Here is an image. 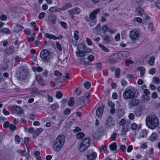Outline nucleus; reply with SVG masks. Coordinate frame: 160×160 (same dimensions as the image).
Segmentation results:
<instances>
[{
	"label": "nucleus",
	"mask_w": 160,
	"mask_h": 160,
	"mask_svg": "<svg viewBox=\"0 0 160 160\" xmlns=\"http://www.w3.org/2000/svg\"><path fill=\"white\" fill-rule=\"evenodd\" d=\"M102 66V64L100 62L97 63L96 64V68L98 71L101 70Z\"/></svg>",
	"instance_id": "e433bc0d"
},
{
	"label": "nucleus",
	"mask_w": 160,
	"mask_h": 160,
	"mask_svg": "<svg viewBox=\"0 0 160 160\" xmlns=\"http://www.w3.org/2000/svg\"><path fill=\"white\" fill-rule=\"evenodd\" d=\"M74 103V98L73 97H71L68 102V105L69 106H72L73 105Z\"/></svg>",
	"instance_id": "79ce46f5"
},
{
	"label": "nucleus",
	"mask_w": 160,
	"mask_h": 160,
	"mask_svg": "<svg viewBox=\"0 0 160 160\" xmlns=\"http://www.w3.org/2000/svg\"><path fill=\"white\" fill-rule=\"evenodd\" d=\"M7 19V17L5 15H2L0 17V19L2 21H5Z\"/></svg>",
	"instance_id": "774afa93"
},
{
	"label": "nucleus",
	"mask_w": 160,
	"mask_h": 160,
	"mask_svg": "<svg viewBox=\"0 0 160 160\" xmlns=\"http://www.w3.org/2000/svg\"><path fill=\"white\" fill-rule=\"evenodd\" d=\"M152 82L155 84H157L160 83V79L157 77H154Z\"/></svg>",
	"instance_id": "a19ab883"
},
{
	"label": "nucleus",
	"mask_w": 160,
	"mask_h": 160,
	"mask_svg": "<svg viewBox=\"0 0 160 160\" xmlns=\"http://www.w3.org/2000/svg\"><path fill=\"white\" fill-rule=\"evenodd\" d=\"M87 156L88 160H95L97 157V153L94 152Z\"/></svg>",
	"instance_id": "aec40b11"
},
{
	"label": "nucleus",
	"mask_w": 160,
	"mask_h": 160,
	"mask_svg": "<svg viewBox=\"0 0 160 160\" xmlns=\"http://www.w3.org/2000/svg\"><path fill=\"white\" fill-rule=\"evenodd\" d=\"M20 69V72L19 78L24 79L27 75V70L23 66L21 67Z\"/></svg>",
	"instance_id": "1a4fd4ad"
},
{
	"label": "nucleus",
	"mask_w": 160,
	"mask_h": 160,
	"mask_svg": "<svg viewBox=\"0 0 160 160\" xmlns=\"http://www.w3.org/2000/svg\"><path fill=\"white\" fill-rule=\"evenodd\" d=\"M130 37L132 40H136L140 37L139 31L137 29H134L130 32Z\"/></svg>",
	"instance_id": "423d86ee"
},
{
	"label": "nucleus",
	"mask_w": 160,
	"mask_h": 160,
	"mask_svg": "<svg viewBox=\"0 0 160 160\" xmlns=\"http://www.w3.org/2000/svg\"><path fill=\"white\" fill-rule=\"evenodd\" d=\"M45 37L47 38H49L51 39H52L54 40L58 39L57 37L53 34H49L48 33H46L45 34Z\"/></svg>",
	"instance_id": "b1692460"
},
{
	"label": "nucleus",
	"mask_w": 160,
	"mask_h": 160,
	"mask_svg": "<svg viewBox=\"0 0 160 160\" xmlns=\"http://www.w3.org/2000/svg\"><path fill=\"white\" fill-rule=\"evenodd\" d=\"M148 131L146 129L142 130L139 134V138H145L147 137Z\"/></svg>",
	"instance_id": "412c9836"
},
{
	"label": "nucleus",
	"mask_w": 160,
	"mask_h": 160,
	"mask_svg": "<svg viewBox=\"0 0 160 160\" xmlns=\"http://www.w3.org/2000/svg\"><path fill=\"white\" fill-rule=\"evenodd\" d=\"M91 142L90 138H84L80 144L78 145V148L81 152L83 151L90 146Z\"/></svg>",
	"instance_id": "7ed1b4c3"
},
{
	"label": "nucleus",
	"mask_w": 160,
	"mask_h": 160,
	"mask_svg": "<svg viewBox=\"0 0 160 160\" xmlns=\"http://www.w3.org/2000/svg\"><path fill=\"white\" fill-rule=\"evenodd\" d=\"M24 143L27 148L29 147V138H24Z\"/></svg>",
	"instance_id": "c03bdc74"
},
{
	"label": "nucleus",
	"mask_w": 160,
	"mask_h": 160,
	"mask_svg": "<svg viewBox=\"0 0 160 160\" xmlns=\"http://www.w3.org/2000/svg\"><path fill=\"white\" fill-rule=\"evenodd\" d=\"M56 45L57 46V48L60 51H62V47L61 45L60 44V43L59 42H56Z\"/></svg>",
	"instance_id": "4d7b16f0"
},
{
	"label": "nucleus",
	"mask_w": 160,
	"mask_h": 160,
	"mask_svg": "<svg viewBox=\"0 0 160 160\" xmlns=\"http://www.w3.org/2000/svg\"><path fill=\"white\" fill-rule=\"evenodd\" d=\"M45 15V13L44 12L40 13L39 14L38 18L39 19H42L44 17Z\"/></svg>",
	"instance_id": "e2e57ef3"
},
{
	"label": "nucleus",
	"mask_w": 160,
	"mask_h": 160,
	"mask_svg": "<svg viewBox=\"0 0 160 160\" xmlns=\"http://www.w3.org/2000/svg\"><path fill=\"white\" fill-rule=\"evenodd\" d=\"M156 72V70L155 68H151L149 71V73L151 75H153Z\"/></svg>",
	"instance_id": "8fccbe9b"
},
{
	"label": "nucleus",
	"mask_w": 160,
	"mask_h": 160,
	"mask_svg": "<svg viewBox=\"0 0 160 160\" xmlns=\"http://www.w3.org/2000/svg\"><path fill=\"white\" fill-rule=\"evenodd\" d=\"M146 121L147 126L152 129L155 128L158 126V119L155 115L147 116Z\"/></svg>",
	"instance_id": "f03ea898"
},
{
	"label": "nucleus",
	"mask_w": 160,
	"mask_h": 160,
	"mask_svg": "<svg viewBox=\"0 0 160 160\" xmlns=\"http://www.w3.org/2000/svg\"><path fill=\"white\" fill-rule=\"evenodd\" d=\"M136 12L138 13V15L140 16H142L144 13V11L143 9L140 7L137 8L136 10Z\"/></svg>",
	"instance_id": "cd10ccee"
},
{
	"label": "nucleus",
	"mask_w": 160,
	"mask_h": 160,
	"mask_svg": "<svg viewBox=\"0 0 160 160\" xmlns=\"http://www.w3.org/2000/svg\"><path fill=\"white\" fill-rule=\"evenodd\" d=\"M23 28V27L21 25H17L14 26V30L15 32H18L21 31Z\"/></svg>",
	"instance_id": "bb28decb"
},
{
	"label": "nucleus",
	"mask_w": 160,
	"mask_h": 160,
	"mask_svg": "<svg viewBox=\"0 0 160 160\" xmlns=\"http://www.w3.org/2000/svg\"><path fill=\"white\" fill-rule=\"evenodd\" d=\"M30 24L33 27L34 30L37 31L38 29V28L37 27L36 24L35 22H31Z\"/></svg>",
	"instance_id": "37998d69"
},
{
	"label": "nucleus",
	"mask_w": 160,
	"mask_h": 160,
	"mask_svg": "<svg viewBox=\"0 0 160 160\" xmlns=\"http://www.w3.org/2000/svg\"><path fill=\"white\" fill-rule=\"evenodd\" d=\"M60 23L62 26L65 29H66L67 28L68 26L66 22L63 21H61Z\"/></svg>",
	"instance_id": "3c124183"
},
{
	"label": "nucleus",
	"mask_w": 160,
	"mask_h": 160,
	"mask_svg": "<svg viewBox=\"0 0 160 160\" xmlns=\"http://www.w3.org/2000/svg\"><path fill=\"white\" fill-rule=\"evenodd\" d=\"M107 128L111 127L115 125V123L112 120V118L111 117H109L106 123Z\"/></svg>",
	"instance_id": "f3484780"
},
{
	"label": "nucleus",
	"mask_w": 160,
	"mask_h": 160,
	"mask_svg": "<svg viewBox=\"0 0 160 160\" xmlns=\"http://www.w3.org/2000/svg\"><path fill=\"white\" fill-rule=\"evenodd\" d=\"M14 52L13 48H10L6 49L5 52L8 54H11L13 53Z\"/></svg>",
	"instance_id": "2f4dec72"
},
{
	"label": "nucleus",
	"mask_w": 160,
	"mask_h": 160,
	"mask_svg": "<svg viewBox=\"0 0 160 160\" xmlns=\"http://www.w3.org/2000/svg\"><path fill=\"white\" fill-rule=\"evenodd\" d=\"M139 105L138 100L137 99H132L129 102V106L130 107L133 106H138Z\"/></svg>",
	"instance_id": "4468645a"
},
{
	"label": "nucleus",
	"mask_w": 160,
	"mask_h": 160,
	"mask_svg": "<svg viewBox=\"0 0 160 160\" xmlns=\"http://www.w3.org/2000/svg\"><path fill=\"white\" fill-rule=\"evenodd\" d=\"M15 142L17 144H18L20 142V138L18 135H16L15 138Z\"/></svg>",
	"instance_id": "5fc2aeb1"
},
{
	"label": "nucleus",
	"mask_w": 160,
	"mask_h": 160,
	"mask_svg": "<svg viewBox=\"0 0 160 160\" xmlns=\"http://www.w3.org/2000/svg\"><path fill=\"white\" fill-rule=\"evenodd\" d=\"M88 58L89 61H92L94 59V57L92 55H90L88 56Z\"/></svg>",
	"instance_id": "338daca9"
},
{
	"label": "nucleus",
	"mask_w": 160,
	"mask_h": 160,
	"mask_svg": "<svg viewBox=\"0 0 160 160\" xmlns=\"http://www.w3.org/2000/svg\"><path fill=\"white\" fill-rule=\"evenodd\" d=\"M36 79L37 81L42 86H44L45 84L44 83V81L40 76H38L37 77Z\"/></svg>",
	"instance_id": "393cba45"
},
{
	"label": "nucleus",
	"mask_w": 160,
	"mask_h": 160,
	"mask_svg": "<svg viewBox=\"0 0 160 160\" xmlns=\"http://www.w3.org/2000/svg\"><path fill=\"white\" fill-rule=\"evenodd\" d=\"M108 27L107 25H104L102 28V30L104 32H106L108 31Z\"/></svg>",
	"instance_id": "6e6d98bb"
},
{
	"label": "nucleus",
	"mask_w": 160,
	"mask_h": 160,
	"mask_svg": "<svg viewBox=\"0 0 160 160\" xmlns=\"http://www.w3.org/2000/svg\"><path fill=\"white\" fill-rule=\"evenodd\" d=\"M120 70L119 68H117L116 69L115 72V76L116 78H118L120 77Z\"/></svg>",
	"instance_id": "58836bf2"
},
{
	"label": "nucleus",
	"mask_w": 160,
	"mask_h": 160,
	"mask_svg": "<svg viewBox=\"0 0 160 160\" xmlns=\"http://www.w3.org/2000/svg\"><path fill=\"white\" fill-rule=\"evenodd\" d=\"M42 131V129L41 128H39L36 129L34 132V135L36 136H38Z\"/></svg>",
	"instance_id": "c756f323"
},
{
	"label": "nucleus",
	"mask_w": 160,
	"mask_h": 160,
	"mask_svg": "<svg viewBox=\"0 0 160 160\" xmlns=\"http://www.w3.org/2000/svg\"><path fill=\"white\" fill-rule=\"evenodd\" d=\"M15 61L16 62H19L20 61H21L22 62H23L24 61V60L23 59L21 58L19 56H16L15 58Z\"/></svg>",
	"instance_id": "a18cd8bd"
},
{
	"label": "nucleus",
	"mask_w": 160,
	"mask_h": 160,
	"mask_svg": "<svg viewBox=\"0 0 160 160\" xmlns=\"http://www.w3.org/2000/svg\"><path fill=\"white\" fill-rule=\"evenodd\" d=\"M84 85L86 88L88 89L91 86V83L89 82H86L84 83Z\"/></svg>",
	"instance_id": "de8ad7c7"
},
{
	"label": "nucleus",
	"mask_w": 160,
	"mask_h": 160,
	"mask_svg": "<svg viewBox=\"0 0 160 160\" xmlns=\"http://www.w3.org/2000/svg\"><path fill=\"white\" fill-rule=\"evenodd\" d=\"M117 136V134L116 133H113V134L111 136V139L112 141H115Z\"/></svg>",
	"instance_id": "bf43d9fd"
},
{
	"label": "nucleus",
	"mask_w": 160,
	"mask_h": 160,
	"mask_svg": "<svg viewBox=\"0 0 160 160\" xmlns=\"http://www.w3.org/2000/svg\"><path fill=\"white\" fill-rule=\"evenodd\" d=\"M103 42L105 44H109L111 41V38L106 34L102 37Z\"/></svg>",
	"instance_id": "6ab92c4d"
},
{
	"label": "nucleus",
	"mask_w": 160,
	"mask_h": 160,
	"mask_svg": "<svg viewBox=\"0 0 160 160\" xmlns=\"http://www.w3.org/2000/svg\"><path fill=\"white\" fill-rule=\"evenodd\" d=\"M17 152L20 154L21 156H25L26 155V153H25V151H22L21 149L18 150Z\"/></svg>",
	"instance_id": "ea45409f"
},
{
	"label": "nucleus",
	"mask_w": 160,
	"mask_h": 160,
	"mask_svg": "<svg viewBox=\"0 0 160 160\" xmlns=\"http://www.w3.org/2000/svg\"><path fill=\"white\" fill-rule=\"evenodd\" d=\"M155 58L153 57H152L148 60V62L150 66H153L154 64Z\"/></svg>",
	"instance_id": "473e14b6"
},
{
	"label": "nucleus",
	"mask_w": 160,
	"mask_h": 160,
	"mask_svg": "<svg viewBox=\"0 0 160 160\" xmlns=\"http://www.w3.org/2000/svg\"><path fill=\"white\" fill-rule=\"evenodd\" d=\"M137 124L136 123H133L131 125V128L133 130H136L137 129Z\"/></svg>",
	"instance_id": "09e8293b"
},
{
	"label": "nucleus",
	"mask_w": 160,
	"mask_h": 160,
	"mask_svg": "<svg viewBox=\"0 0 160 160\" xmlns=\"http://www.w3.org/2000/svg\"><path fill=\"white\" fill-rule=\"evenodd\" d=\"M99 46L102 50L106 52H108L109 51V49L105 47L103 45L99 44Z\"/></svg>",
	"instance_id": "f704fd0d"
},
{
	"label": "nucleus",
	"mask_w": 160,
	"mask_h": 160,
	"mask_svg": "<svg viewBox=\"0 0 160 160\" xmlns=\"http://www.w3.org/2000/svg\"><path fill=\"white\" fill-rule=\"evenodd\" d=\"M37 94L38 95H40L42 97H44L45 95V90H42L41 91L39 92H37Z\"/></svg>",
	"instance_id": "680f3d73"
},
{
	"label": "nucleus",
	"mask_w": 160,
	"mask_h": 160,
	"mask_svg": "<svg viewBox=\"0 0 160 160\" xmlns=\"http://www.w3.org/2000/svg\"><path fill=\"white\" fill-rule=\"evenodd\" d=\"M142 19L140 17H136L133 19V22L135 23L137 22L138 23H141L142 22Z\"/></svg>",
	"instance_id": "4c0bfd02"
},
{
	"label": "nucleus",
	"mask_w": 160,
	"mask_h": 160,
	"mask_svg": "<svg viewBox=\"0 0 160 160\" xmlns=\"http://www.w3.org/2000/svg\"><path fill=\"white\" fill-rule=\"evenodd\" d=\"M79 32L76 31L74 32V37L76 40H78L79 38V36L78 35Z\"/></svg>",
	"instance_id": "49530a36"
},
{
	"label": "nucleus",
	"mask_w": 160,
	"mask_h": 160,
	"mask_svg": "<svg viewBox=\"0 0 160 160\" xmlns=\"http://www.w3.org/2000/svg\"><path fill=\"white\" fill-rule=\"evenodd\" d=\"M85 46L83 43H80L78 46V52H76V54L77 56L82 57L84 56V53L83 52V50L85 48Z\"/></svg>",
	"instance_id": "6e6552de"
},
{
	"label": "nucleus",
	"mask_w": 160,
	"mask_h": 160,
	"mask_svg": "<svg viewBox=\"0 0 160 160\" xmlns=\"http://www.w3.org/2000/svg\"><path fill=\"white\" fill-rule=\"evenodd\" d=\"M54 75L58 77H60L62 75V73L58 70H56L54 72Z\"/></svg>",
	"instance_id": "864d4df0"
},
{
	"label": "nucleus",
	"mask_w": 160,
	"mask_h": 160,
	"mask_svg": "<svg viewBox=\"0 0 160 160\" xmlns=\"http://www.w3.org/2000/svg\"><path fill=\"white\" fill-rule=\"evenodd\" d=\"M56 97L57 98L59 99L62 98V94L60 92H58L56 94Z\"/></svg>",
	"instance_id": "13d9d810"
},
{
	"label": "nucleus",
	"mask_w": 160,
	"mask_h": 160,
	"mask_svg": "<svg viewBox=\"0 0 160 160\" xmlns=\"http://www.w3.org/2000/svg\"><path fill=\"white\" fill-rule=\"evenodd\" d=\"M129 53L128 52L124 51L118 53V58L119 59H125L129 56Z\"/></svg>",
	"instance_id": "9d476101"
},
{
	"label": "nucleus",
	"mask_w": 160,
	"mask_h": 160,
	"mask_svg": "<svg viewBox=\"0 0 160 160\" xmlns=\"http://www.w3.org/2000/svg\"><path fill=\"white\" fill-rule=\"evenodd\" d=\"M90 96V93H86L85 96L81 97L78 99L77 102V105L81 107H84L87 104Z\"/></svg>",
	"instance_id": "20e7f679"
},
{
	"label": "nucleus",
	"mask_w": 160,
	"mask_h": 160,
	"mask_svg": "<svg viewBox=\"0 0 160 160\" xmlns=\"http://www.w3.org/2000/svg\"><path fill=\"white\" fill-rule=\"evenodd\" d=\"M12 110L15 113L19 114L23 112V110L21 108L18 106H14L12 107Z\"/></svg>",
	"instance_id": "f8f14e48"
},
{
	"label": "nucleus",
	"mask_w": 160,
	"mask_h": 160,
	"mask_svg": "<svg viewBox=\"0 0 160 160\" xmlns=\"http://www.w3.org/2000/svg\"><path fill=\"white\" fill-rule=\"evenodd\" d=\"M137 69L140 72V75L142 76L144 75L145 72V69L143 67H140L138 68Z\"/></svg>",
	"instance_id": "a878e982"
},
{
	"label": "nucleus",
	"mask_w": 160,
	"mask_h": 160,
	"mask_svg": "<svg viewBox=\"0 0 160 160\" xmlns=\"http://www.w3.org/2000/svg\"><path fill=\"white\" fill-rule=\"evenodd\" d=\"M118 54H113L109 57V59L111 62H116L118 61Z\"/></svg>",
	"instance_id": "a211bd4d"
},
{
	"label": "nucleus",
	"mask_w": 160,
	"mask_h": 160,
	"mask_svg": "<svg viewBox=\"0 0 160 160\" xmlns=\"http://www.w3.org/2000/svg\"><path fill=\"white\" fill-rule=\"evenodd\" d=\"M100 12L99 8L94 10L89 15L90 18L92 20H95L96 18L97 14Z\"/></svg>",
	"instance_id": "9b49d317"
},
{
	"label": "nucleus",
	"mask_w": 160,
	"mask_h": 160,
	"mask_svg": "<svg viewBox=\"0 0 160 160\" xmlns=\"http://www.w3.org/2000/svg\"><path fill=\"white\" fill-rule=\"evenodd\" d=\"M85 136V134L82 132H78L76 134V137L78 139H80L83 138Z\"/></svg>",
	"instance_id": "c9c22d12"
},
{
	"label": "nucleus",
	"mask_w": 160,
	"mask_h": 160,
	"mask_svg": "<svg viewBox=\"0 0 160 160\" xmlns=\"http://www.w3.org/2000/svg\"><path fill=\"white\" fill-rule=\"evenodd\" d=\"M72 7V4L69 3H67L64 5L62 8H60V11L67 9L69 8Z\"/></svg>",
	"instance_id": "5701e85b"
},
{
	"label": "nucleus",
	"mask_w": 160,
	"mask_h": 160,
	"mask_svg": "<svg viewBox=\"0 0 160 160\" xmlns=\"http://www.w3.org/2000/svg\"><path fill=\"white\" fill-rule=\"evenodd\" d=\"M83 62H84V63L83 64L85 67H86L87 66V64H88L89 63V61L88 60V58H84L83 59Z\"/></svg>",
	"instance_id": "052dcab7"
},
{
	"label": "nucleus",
	"mask_w": 160,
	"mask_h": 160,
	"mask_svg": "<svg viewBox=\"0 0 160 160\" xmlns=\"http://www.w3.org/2000/svg\"><path fill=\"white\" fill-rule=\"evenodd\" d=\"M59 106L57 103H54L52 105L51 108L52 110H54L58 108Z\"/></svg>",
	"instance_id": "603ef678"
},
{
	"label": "nucleus",
	"mask_w": 160,
	"mask_h": 160,
	"mask_svg": "<svg viewBox=\"0 0 160 160\" xmlns=\"http://www.w3.org/2000/svg\"><path fill=\"white\" fill-rule=\"evenodd\" d=\"M120 147V148L121 151L122 152H124L125 151L126 149V148L124 145H119Z\"/></svg>",
	"instance_id": "69168bd1"
},
{
	"label": "nucleus",
	"mask_w": 160,
	"mask_h": 160,
	"mask_svg": "<svg viewBox=\"0 0 160 160\" xmlns=\"http://www.w3.org/2000/svg\"><path fill=\"white\" fill-rule=\"evenodd\" d=\"M109 147L111 150L114 151L116 149L117 146L116 143L113 142L112 144L110 145Z\"/></svg>",
	"instance_id": "72a5a7b5"
},
{
	"label": "nucleus",
	"mask_w": 160,
	"mask_h": 160,
	"mask_svg": "<svg viewBox=\"0 0 160 160\" xmlns=\"http://www.w3.org/2000/svg\"><path fill=\"white\" fill-rule=\"evenodd\" d=\"M80 9L78 8H73L72 9L69 10L68 11L70 15H73L74 14H78L80 12Z\"/></svg>",
	"instance_id": "ddd939ff"
},
{
	"label": "nucleus",
	"mask_w": 160,
	"mask_h": 160,
	"mask_svg": "<svg viewBox=\"0 0 160 160\" xmlns=\"http://www.w3.org/2000/svg\"><path fill=\"white\" fill-rule=\"evenodd\" d=\"M49 11L52 12H59L60 11V8L56 7L50 8L49 9Z\"/></svg>",
	"instance_id": "7c9ffc66"
},
{
	"label": "nucleus",
	"mask_w": 160,
	"mask_h": 160,
	"mask_svg": "<svg viewBox=\"0 0 160 160\" xmlns=\"http://www.w3.org/2000/svg\"><path fill=\"white\" fill-rule=\"evenodd\" d=\"M134 63V62L132 60H127L126 61V64L127 66H129V64H132Z\"/></svg>",
	"instance_id": "0e129e2a"
},
{
	"label": "nucleus",
	"mask_w": 160,
	"mask_h": 160,
	"mask_svg": "<svg viewBox=\"0 0 160 160\" xmlns=\"http://www.w3.org/2000/svg\"><path fill=\"white\" fill-rule=\"evenodd\" d=\"M52 54V52L50 51L43 49L40 52V57L43 61L48 62L50 60Z\"/></svg>",
	"instance_id": "39448f33"
},
{
	"label": "nucleus",
	"mask_w": 160,
	"mask_h": 160,
	"mask_svg": "<svg viewBox=\"0 0 160 160\" xmlns=\"http://www.w3.org/2000/svg\"><path fill=\"white\" fill-rule=\"evenodd\" d=\"M104 107L101 106L97 109L96 112V115L99 118H101L102 116Z\"/></svg>",
	"instance_id": "2eb2a0df"
},
{
	"label": "nucleus",
	"mask_w": 160,
	"mask_h": 160,
	"mask_svg": "<svg viewBox=\"0 0 160 160\" xmlns=\"http://www.w3.org/2000/svg\"><path fill=\"white\" fill-rule=\"evenodd\" d=\"M48 20L51 22L52 23H55L56 21V16L53 13L49 14L48 16Z\"/></svg>",
	"instance_id": "dca6fc26"
},
{
	"label": "nucleus",
	"mask_w": 160,
	"mask_h": 160,
	"mask_svg": "<svg viewBox=\"0 0 160 160\" xmlns=\"http://www.w3.org/2000/svg\"><path fill=\"white\" fill-rule=\"evenodd\" d=\"M158 137V133L156 132L153 133L150 136L149 139L151 141H153L157 140Z\"/></svg>",
	"instance_id": "4be33fe9"
},
{
	"label": "nucleus",
	"mask_w": 160,
	"mask_h": 160,
	"mask_svg": "<svg viewBox=\"0 0 160 160\" xmlns=\"http://www.w3.org/2000/svg\"><path fill=\"white\" fill-rule=\"evenodd\" d=\"M65 137L64 135H59L54 140L53 144V149L54 152L60 151L64 144Z\"/></svg>",
	"instance_id": "f257e3e1"
},
{
	"label": "nucleus",
	"mask_w": 160,
	"mask_h": 160,
	"mask_svg": "<svg viewBox=\"0 0 160 160\" xmlns=\"http://www.w3.org/2000/svg\"><path fill=\"white\" fill-rule=\"evenodd\" d=\"M123 97L127 99L132 98L135 97V93L132 90H126L123 92Z\"/></svg>",
	"instance_id": "0eeeda50"
},
{
	"label": "nucleus",
	"mask_w": 160,
	"mask_h": 160,
	"mask_svg": "<svg viewBox=\"0 0 160 160\" xmlns=\"http://www.w3.org/2000/svg\"><path fill=\"white\" fill-rule=\"evenodd\" d=\"M142 108L140 107L137 109L135 112V114L137 117L141 116L142 113Z\"/></svg>",
	"instance_id": "c85d7f7f"
}]
</instances>
